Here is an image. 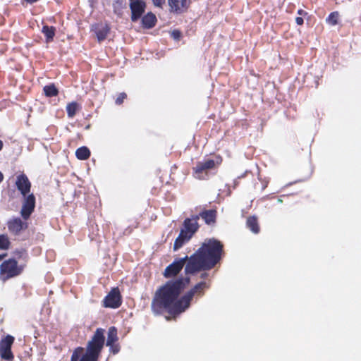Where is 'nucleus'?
<instances>
[{"label": "nucleus", "instance_id": "f257e3e1", "mask_svg": "<svg viewBox=\"0 0 361 361\" xmlns=\"http://www.w3.org/2000/svg\"><path fill=\"white\" fill-rule=\"evenodd\" d=\"M190 282L189 277H180L161 286L155 291L152 300V312L155 314L166 312L171 316H177L190 307L194 297L202 298L205 290L210 288V283L200 281L180 297Z\"/></svg>", "mask_w": 361, "mask_h": 361}, {"label": "nucleus", "instance_id": "f03ea898", "mask_svg": "<svg viewBox=\"0 0 361 361\" xmlns=\"http://www.w3.org/2000/svg\"><path fill=\"white\" fill-rule=\"evenodd\" d=\"M224 255V244L212 238H206L200 247L190 257L176 259L167 266L164 272L165 278L176 276L185 266V274H195L200 271L212 269Z\"/></svg>", "mask_w": 361, "mask_h": 361}, {"label": "nucleus", "instance_id": "7ed1b4c3", "mask_svg": "<svg viewBox=\"0 0 361 361\" xmlns=\"http://www.w3.org/2000/svg\"><path fill=\"white\" fill-rule=\"evenodd\" d=\"M104 331L102 328L97 329L85 349L82 347L75 348L71 361H98L105 342Z\"/></svg>", "mask_w": 361, "mask_h": 361}, {"label": "nucleus", "instance_id": "20e7f679", "mask_svg": "<svg viewBox=\"0 0 361 361\" xmlns=\"http://www.w3.org/2000/svg\"><path fill=\"white\" fill-rule=\"evenodd\" d=\"M25 265L19 264L15 258L4 259L0 264V281L6 282L20 276L24 271Z\"/></svg>", "mask_w": 361, "mask_h": 361}, {"label": "nucleus", "instance_id": "39448f33", "mask_svg": "<svg viewBox=\"0 0 361 361\" xmlns=\"http://www.w3.org/2000/svg\"><path fill=\"white\" fill-rule=\"evenodd\" d=\"M122 295L118 287L112 288L102 300V306L106 308L117 309L122 305Z\"/></svg>", "mask_w": 361, "mask_h": 361}, {"label": "nucleus", "instance_id": "423d86ee", "mask_svg": "<svg viewBox=\"0 0 361 361\" xmlns=\"http://www.w3.org/2000/svg\"><path fill=\"white\" fill-rule=\"evenodd\" d=\"M15 341V338L11 335H7L0 341V357L2 360L11 361L14 358L11 351V347Z\"/></svg>", "mask_w": 361, "mask_h": 361}, {"label": "nucleus", "instance_id": "0eeeda50", "mask_svg": "<svg viewBox=\"0 0 361 361\" xmlns=\"http://www.w3.org/2000/svg\"><path fill=\"white\" fill-rule=\"evenodd\" d=\"M196 216L198 217V219H202L205 224L213 227L216 225L217 221V208L214 207L207 209L205 207H200L199 212Z\"/></svg>", "mask_w": 361, "mask_h": 361}, {"label": "nucleus", "instance_id": "6e6552de", "mask_svg": "<svg viewBox=\"0 0 361 361\" xmlns=\"http://www.w3.org/2000/svg\"><path fill=\"white\" fill-rule=\"evenodd\" d=\"M215 166V161L212 159L199 161L192 169L194 176L198 179H204L207 176L208 170L213 169Z\"/></svg>", "mask_w": 361, "mask_h": 361}, {"label": "nucleus", "instance_id": "1a4fd4ad", "mask_svg": "<svg viewBox=\"0 0 361 361\" xmlns=\"http://www.w3.org/2000/svg\"><path fill=\"white\" fill-rule=\"evenodd\" d=\"M35 207V197L32 194H27L24 197L20 214L24 220H27Z\"/></svg>", "mask_w": 361, "mask_h": 361}, {"label": "nucleus", "instance_id": "9d476101", "mask_svg": "<svg viewBox=\"0 0 361 361\" xmlns=\"http://www.w3.org/2000/svg\"><path fill=\"white\" fill-rule=\"evenodd\" d=\"M130 8L131 10V20L137 21L145 11L146 4L143 0H130Z\"/></svg>", "mask_w": 361, "mask_h": 361}, {"label": "nucleus", "instance_id": "9b49d317", "mask_svg": "<svg viewBox=\"0 0 361 361\" xmlns=\"http://www.w3.org/2000/svg\"><path fill=\"white\" fill-rule=\"evenodd\" d=\"M198 220L196 214L192 215L190 218H186L183 221V228L180 231H183L185 233L192 238L200 228Z\"/></svg>", "mask_w": 361, "mask_h": 361}, {"label": "nucleus", "instance_id": "f8f14e48", "mask_svg": "<svg viewBox=\"0 0 361 361\" xmlns=\"http://www.w3.org/2000/svg\"><path fill=\"white\" fill-rule=\"evenodd\" d=\"M16 186L20 194L25 197L30 192L31 183L27 176L24 173H22L16 177Z\"/></svg>", "mask_w": 361, "mask_h": 361}, {"label": "nucleus", "instance_id": "ddd939ff", "mask_svg": "<svg viewBox=\"0 0 361 361\" xmlns=\"http://www.w3.org/2000/svg\"><path fill=\"white\" fill-rule=\"evenodd\" d=\"M190 4L191 0H168L170 11L178 14L186 11Z\"/></svg>", "mask_w": 361, "mask_h": 361}, {"label": "nucleus", "instance_id": "4468645a", "mask_svg": "<svg viewBox=\"0 0 361 361\" xmlns=\"http://www.w3.org/2000/svg\"><path fill=\"white\" fill-rule=\"evenodd\" d=\"M8 231L13 235H18L22 231L27 228L28 224L20 218L16 217L9 220L7 223Z\"/></svg>", "mask_w": 361, "mask_h": 361}, {"label": "nucleus", "instance_id": "2eb2a0df", "mask_svg": "<svg viewBox=\"0 0 361 361\" xmlns=\"http://www.w3.org/2000/svg\"><path fill=\"white\" fill-rule=\"evenodd\" d=\"M110 28L107 25H96L94 28V31L96 34L97 40L100 42L103 40H104L109 32Z\"/></svg>", "mask_w": 361, "mask_h": 361}, {"label": "nucleus", "instance_id": "dca6fc26", "mask_svg": "<svg viewBox=\"0 0 361 361\" xmlns=\"http://www.w3.org/2000/svg\"><path fill=\"white\" fill-rule=\"evenodd\" d=\"M191 238L192 237L185 233L183 231H180L178 236L175 240L173 247V250L177 251L181 248L185 244L188 243Z\"/></svg>", "mask_w": 361, "mask_h": 361}, {"label": "nucleus", "instance_id": "f3484780", "mask_svg": "<svg viewBox=\"0 0 361 361\" xmlns=\"http://www.w3.org/2000/svg\"><path fill=\"white\" fill-rule=\"evenodd\" d=\"M157 23L156 16L149 12L145 15L142 18V25L144 28L149 29L155 26Z\"/></svg>", "mask_w": 361, "mask_h": 361}, {"label": "nucleus", "instance_id": "a211bd4d", "mask_svg": "<svg viewBox=\"0 0 361 361\" xmlns=\"http://www.w3.org/2000/svg\"><path fill=\"white\" fill-rule=\"evenodd\" d=\"M246 226L255 234L259 233L260 227L257 216H250L247 217L246 221Z\"/></svg>", "mask_w": 361, "mask_h": 361}, {"label": "nucleus", "instance_id": "6ab92c4d", "mask_svg": "<svg viewBox=\"0 0 361 361\" xmlns=\"http://www.w3.org/2000/svg\"><path fill=\"white\" fill-rule=\"evenodd\" d=\"M42 32L46 37L47 42H49L53 40L55 36L56 28L53 26L44 25Z\"/></svg>", "mask_w": 361, "mask_h": 361}, {"label": "nucleus", "instance_id": "aec40b11", "mask_svg": "<svg viewBox=\"0 0 361 361\" xmlns=\"http://www.w3.org/2000/svg\"><path fill=\"white\" fill-rule=\"evenodd\" d=\"M90 149L85 147H80L75 151V156L79 160H87L90 157Z\"/></svg>", "mask_w": 361, "mask_h": 361}, {"label": "nucleus", "instance_id": "412c9836", "mask_svg": "<svg viewBox=\"0 0 361 361\" xmlns=\"http://www.w3.org/2000/svg\"><path fill=\"white\" fill-rule=\"evenodd\" d=\"M117 329L115 326H111L108 330L106 345H111L118 341Z\"/></svg>", "mask_w": 361, "mask_h": 361}, {"label": "nucleus", "instance_id": "4be33fe9", "mask_svg": "<svg viewBox=\"0 0 361 361\" xmlns=\"http://www.w3.org/2000/svg\"><path fill=\"white\" fill-rule=\"evenodd\" d=\"M44 95L47 97H56L59 94V90L54 84L45 85L43 88Z\"/></svg>", "mask_w": 361, "mask_h": 361}, {"label": "nucleus", "instance_id": "5701e85b", "mask_svg": "<svg viewBox=\"0 0 361 361\" xmlns=\"http://www.w3.org/2000/svg\"><path fill=\"white\" fill-rule=\"evenodd\" d=\"M80 105L76 102H72L67 104L66 112L68 118H73L76 112L80 109Z\"/></svg>", "mask_w": 361, "mask_h": 361}, {"label": "nucleus", "instance_id": "b1692460", "mask_svg": "<svg viewBox=\"0 0 361 361\" xmlns=\"http://www.w3.org/2000/svg\"><path fill=\"white\" fill-rule=\"evenodd\" d=\"M339 13L338 11L331 12L326 18V21L331 25H336L338 23Z\"/></svg>", "mask_w": 361, "mask_h": 361}, {"label": "nucleus", "instance_id": "393cba45", "mask_svg": "<svg viewBox=\"0 0 361 361\" xmlns=\"http://www.w3.org/2000/svg\"><path fill=\"white\" fill-rule=\"evenodd\" d=\"M11 242L6 235H0V250H8Z\"/></svg>", "mask_w": 361, "mask_h": 361}, {"label": "nucleus", "instance_id": "a878e982", "mask_svg": "<svg viewBox=\"0 0 361 361\" xmlns=\"http://www.w3.org/2000/svg\"><path fill=\"white\" fill-rule=\"evenodd\" d=\"M14 255L18 259H26L27 257V253L24 249L16 250Z\"/></svg>", "mask_w": 361, "mask_h": 361}, {"label": "nucleus", "instance_id": "bb28decb", "mask_svg": "<svg viewBox=\"0 0 361 361\" xmlns=\"http://www.w3.org/2000/svg\"><path fill=\"white\" fill-rule=\"evenodd\" d=\"M126 97H127V94H126L125 92H121V93H120V94L118 95L117 98L116 99V101H115L116 104L117 105H121V104H123V101H124V99H125Z\"/></svg>", "mask_w": 361, "mask_h": 361}, {"label": "nucleus", "instance_id": "cd10ccee", "mask_svg": "<svg viewBox=\"0 0 361 361\" xmlns=\"http://www.w3.org/2000/svg\"><path fill=\"white\" fill-rule=\"evenodd\" d=\"M107 345L110 347L111 352L114 355L118 353L120 350V345L118 343H114V344Z\"/></svg>", "mask_w": 361, "mask_h": 361}, {"label": "nucleus", "instance_id": "c85d7f7f", "mask_svg": "<svg viewBox=\"0 0 361 361\" xmlns=\"http://www.w3.org/2000/svg\"><path fill=\"white\" fill-rule=\"evenodd\" d=\"M259 180L261 181L262 187H261V191H264L267 187L268 186V184L269 183V180L264 178H259Z\"/></svg>", "mask_w": 361, "mask_h": 361}, {"label": "nucleus", "instance_id": "c756f323", "mask_svg": "<svg viewBox=\"0 0 361 361\" xmlns=\"http://www.w3.org/2000/svg\"><path fill=\"white\" fill-rule=\"evenodd\" d=\"M152 1L155 6L162 7V6L165 4L166 0H152Z\"/></svg>", "mask_w": 361, "mask_h": 361}, {"label": "nucleus", "instance_id": "7c9ffc66", "mask_svg": "<svg viewBox=\"0 0 361 361\" xmlns=\"http://www.w3.org/2000/svg\"><path fill=\"white\" fill-rule=\"evenodd\" d=\"M295 22H296L297 25H302L304 23V20H303L302 17L298 16V17L295 18Z\"/></svg>", "mask_w": 361, "mask_h": 361}, {"label": "nucleus", "instance_id": "2f4dec72", "mask_svg": "<svg viewBox=\"0 0 361 361\" xmlns=\"http://www.w3.org/2000/svg\"><path fill=\"white\" fill-rule=\"evenodd\" d=\"M298 14L300 15L301 17L302 16H307V12H306L305 11L302 10V9H299L298 11Z\"/></svg>", "mask_w": 361, "mask_h": 361}, {"label": "nucleus", "instance_id": "473e14b6", "mask_svg": "<svg viewBox=\"0 0 361 361\" xmlns=\"http://www.w3.org/2000/svg\"><path fill=\"white\" fill-rule=\"evenodd\" d=\"M173 35V37L175 38V39H178L180 37V33L179 31L178 30H174L172 33Z\"/></svg>", "mask_w": 361, "mask_h": 361}, {"label": "nucleus", "instance_id": "72a5a7b5", "mask_svg": "<svg viewBox=\"0 0 361 361\" xmlns=\"http://www.w3.org/2000/svg\"><path fill=\"white\" fill-rule=\"evenodd\" d=\"M204 272L200 274V278L202 279H206L208 276V274L205 272L206 271H203Z\"/></svg>", "mask_w": 361, "mask_h": 361}, {"label": "nucleus", "instance_id": "f704fd0d", "mask_svg": "<svg viewBox=\"0 0 361 361\" xmlns=\"http://www.w3.org/2000/svg\"><path fill=\"white\" fill-rule=\"evenodd\" d=\"M25 1L27 3L32 4H34V3L37 2V1H38L39 0H25Z\"/></svg>", "mask_w": 361, "mask_h": 361}, {"label": "nucleus", "instance_id": "c9c22d12", "mask_svg": "<svg viewBox=\"0 0 361 361\" xmlns=\"http://www.w3.org/2000/svg\"><path fill=\"white\" fill-rule=\"evenodd\" d=\"M7 256L6 253L0 255V262L2 261Z\"/></svg>", "mask_w": 361, "mask_h": 361}, {"label": "nucleus", "instance_id": "e433bc0d", "mask_svg": "<svg viewBox=\"0 0 361 361\" xmlns=\"http://www.w3.org/2000/svg\"><path fill=\"white\" fill-rule=\"evenodd\" d=\"M283 197H286V196H285V195H283ZM282 197H283V196H281V197H279V198L277 199V202H278V203H282V202H283Z\"/></svg>", "mask_w": 361, "mask_h": 361}, {"label": "nucleus", "instance_id": "4c0bfd02", "mask_svg": "<svg viewBox=\"0 0 361 361\" xmlns=\"http://www.w3.org/2000/svg\"><path fill=\"white\" fill-rule=\"evenodd\" d=\"M4 180V175L3 173L0 171V183L3 181Z\"/></svg>", "mask_w": 361, "mask_h": 361}, {"label": "nucleus", "instance_id": "58836bf2", "mask_svg": "<svg viewBox=\"0 0 361 361\" xmlns=\"http://www.w3.org/2000/svg\"><path fill=\"white\" fill-rule=\"evenodd\" d=\"M4 146L3 142L0 140V151L2 149Z\"/></svg>", "mask_w": 361, "mask_h": 361}]
</instances>
